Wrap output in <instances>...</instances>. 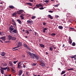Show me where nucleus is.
<instances>
[{"mask_svg":"<svg viewBox=\"0 0 76 76\" xmlns=\"http://www.w3.org/2000/svg\"><path fill=\"white\" fill-rule=\"evenodd\" d=\"M29 54L30 55V57L33 59H36V60H38L39 59V56L38 55L34 53H31L28 52Z\"/></svg>","mask_w":76,"mask_h":76,"instance_id":"f257e3e1","label":"nucleus"},{"mask_svg":"<svg viewBox=\"0 0 76 76\" xmlns=\"http://www.w3.org/2000/svg\"><path fill=\"white\" fill-rule=\"evenodd\" d=\"M23 12V10H20L19 11H18L17 13H18V15H21Z\"/></svg>","mask_w":76,"mask_h":76,"instance_id":"f03ea898","label":"nucleus"},{"mask_svg":"<svg viewBox=\"0 0 76 76\" xmlns=\"http://www.w3.org/2000/svg\"><path fill=\"white\" fill-rule=\"evenodd\" d=\"M12 22L13 23H12V25H15V26H16V22L15 20L13 19L12 20Z\"/></svg>","mask_w":76,"mask_h":76,"instance_id":"7ed1b4c3","label":"nucleus"},{"mask_svg":"<svg viewBox=\"0 0 76 76\" xmlns=\"http://www.w3.org/2000/svg\"><path fill=\"white\" fill-rule=\"evenodd\" d=\"M21 63V62H19L18 64L17 68H20V67L21 66V65H20V64Z\"/></svg>","mask_w":76,"mask_h":76,"instance_id":"20e7f679","label":"nucleus"},{"mask_svg":"<svg viewBox=\"0 0 76 76\" xmlns=\"http://www.w3.org/2000/svg\"><path fill=\"white\" fill-rule=\"evenodd\" d=\"M8 39L9 40H11L12 38V37L10 35H9L8 36Z\"/></svg>","mask_w":76,"mask_h":76,"instance_id":"39448f33","label":"nucleus"},{"mask_svg":"<svg viewBox=\"0 0 76 76\" xmlns=\"http://www.w3.org/2000/svg\"><path fill=\"white\" fill-rule=\"evenodd\" d=\"M39 45L41 47H42V48H45V45H44L42 44H40Z\"/></svg>","mask_w":76,"mask_h":76,"instance_id":"423d86ee","label":"nucleus"},{"mask_svg":"<svg viewBox=\"0 0 76 76\" xmlns=\"http://www.w3.org/2000/svg\"><path fill=\"white\" fill-rule=\"evenodd\" d=\"M33 22L32 20H28L27 21V23H32Z\"/></svg>","mask_w":76,"mask_h":76,"instance_id":"0eeeda50","label":"nucleus"},{"mask_svg":"<svg viewBox=\"0 0 76 76\" xmlns=\"http://www.w3.org/2000/svg\"><path fill=\"white\" fill-rule=\"evenodd\" d=\"M9 8L10 9H15V7L14 6L12 5H10L9 6Z\"/></svg>","mask_w":76,"mask_h":76,"instance_id":"6e6552de","label":"nucleus"},{"mask_svg":"<svg viewBox=\"0 0 76 76\" xmlns=\"http://www.w3.org/2000/svg\"><path fill=\"white\" fill-rule=\"evenodd\" d=\"M5 54H6V53H5V52H2L1 53V56H5Z\"/></svg>","mask_w":76,"mask_h":76,"instance_id":"1a4fd4ad","label":"nucleus"},{"mask_svg":"<svg viewBox=\"0 0 76 76\" xmlns=\"http://www.w3.org/2000/svg\"><path fill=\"white\" fill-rule=\"evenodd\" d=\"M69 44H72V40L71 39V37L69 38Z\"/></svg>","mask_w":76,"mask_h":76,"instance_id":"9d476101","label":"nucleus"},{"mask_svg":"<svg viewBox=\"0 0 76 76\" xmlns=\"http://www.w3.org/2000/svg\"><path fill=\"white\" fill-rule=\"evenodd\" d=\"M40 66H43V67L45 66V64L43 62L40 63Z\"/></svg>","mask_w":76,"mask_h":76,"instance_id":"9b49d317","label":"nucleus"},{"mask_svg":"<svg viewBox=\"0 0 76 76\" xmlns=\"http://www.w3.org/2000/svg\"><path fill=\"white\" fill-rule=\"evenodd\" d=\"M20 46H22V42H19L18 44V48H19L20 47Z\"/></svg>","mask_w":76,"mask_h":76,"instance_id":"f8f14e48","label":"nucleus"},{"mask_svg":"<svg viewBox=\"0 0 76 76\" xmlns=\"http://www.w3.org/2000/svg\"><path fill=\"white\" fill-rule=\"evenodd\" d=\"M48 18H49L50 19H53V17H52V16H51V15H48Z\"/></svg>","mask_w":76,"mask_h":76,"instance_id":"ddd939ff","label":"nucleus"},{"mask_svg":"<svg viewBox=\"0 0 76 76\" xmlns=\"http://www.w3.org/2000/svg\"><path fill=\"white\" fill-rule=\"evenodd\" d=\"M9 64L11 66H13V64L12 63V61H9Z\"/></svg>","mask_w":76,"mask_h":76,"instance_id":"4468645a","label":"nucleus"},{"mask_svg":"<svg viewBox=\"0 0 76 76\" xmlns=\"http://www.w3.org/2000/svg\"><path fill=\"white\" fill-rule=\"evenodd\" d=\"M22 74V71L21 70H20L19 72V73L18 74V75L20 76V75H21Z\"/></svg>","mask_w":76,"mask_h":76,"instance_id":"2eb2a0df","label":"nucleus"},{"mask_svg":"<svg viewBox=\"0 0 76 76\" xmlns=\"http://www.w3.org/2000/svg\"><path fill=\"white\" fill-rule=\"evenodd\" d=\"M12 39V40L13 41H15V40H16V38L14 37H12V39Z\"/></svg>","mask_w":76,"mask_h":76,"instance_id":"dca6fc26","label":"nucleus"},{"mask_svg":"<svg viewBox=\"0 0 76 76\" xmlns=\"http://www.w3.org/2000/svg\"><path fill=\"white\" fill-rule=\"evenodd\" d=\"M1 70H6V69H7V67H5V68H4V67H1Z\"/></svg>","mask_w":76,"mask_h":76,"instance_id":"f3484780","label":"nucleus"},{"mask_svg":"<svg viewBox=\"0 0 76 76\" xmlns=\"http://www.w3.org/2000/svg\"><path fill=\"white\" fill-rule=\"evenodd\" d=\"M17 22H18V23H20V24H22V23H21V21L19 19H18L17 20Z\"/></svg>","mask_w":76,"mask_h":76,"instance_id":"a211bd4d","label":"nucleus"},{"mask_svg":"<svg viewBox=\"0 0 76 76\" xmlns=\"http://www.w3.org/2000/svg\"><path fill=\"white\" fill-rule=\"evenodd\" d=\"M58 28L60 29H62L63 28V27L62 26H59Z\"/></svg>","mask_w":76,"mask_h":76,"instance_id":"6ab92c4d","label":"nucleus"},{"mask_svg":"<svg viewBox=\"0 0 76 76\" xmlns=\"http://www.w3.org/2000/svg\"><path fill=\"white\" fill-rule=\"evenodd\" d=\"M65 73H66V71H63L61 73V75H63V74H64Z\"/></svg>","mask_w":76,"mask_h":76,"instance_id":"aec40b11","label":"nucleus"},{"mask_svg":"<svg viewBox=\"0 0 76 76\" xmlns=\"http://www.w3.org/2000/svg\"><path fill=\"white\" fill-rule=\"evenodd\" d=\"M76 57V55H72V56H71V58H75V57Z\"/></svg>","mask_w":76,"mask_h":76,"instance_id":"412c9836","label":"nucleus"},{"mask_svg":"<svg viewBox=\"0 0 76 76\" xmlns=\"http://www.w3.org/2000/svg\"><path fill=\"white\" fill-rule=\"evenodd\" d=\"M9 30H10V31H13V30H14V28H12V27H10L9 28Z\"/></svg>","mask_w":76,"mask_h":76,"instance_id":"4be33fe9","label":"nucleus"},{"mask_svg":"<svg viewBox=\"0 0 76 76\" xmlns=\"http://www.w3.org/2000/svg\"><path fill=\"white\" fill-rule=\"evenodd\" d=\"M13 32H14V33H15V34H17V31H16V30L15 29L13 30V31H12Z\"/></svg>","mask_w":76,"mask_h":76,"instance_id":"5701e85b","label":"nucleus"},{"mask_svg":"<svg viewBox=\"0 0 76 76\" xmlns=\"http://www.w3.org/2000/svg\"><path fill=\"white\" fill-rule=\"evenodd\" d=\"M27 4H28L29 6H32V4L31 3L29 2L27 3Z\"/></svg>","mask_w":76,"mask_h":76,"instance_id":"b1692460","label":"nucleus"},{"mask_svg":"<svg viewBox=\"0 0 76 76\" xmlns=\"http://www.w3.org/2000/svg\"><path fill=\"white\" fill-rule=\"evenodd\" d=\"M1 39H2L4 41L5 40V37H0Z\"/></svg>","mask_w":76,"mask_h":76,"instance_id":"393cba45","label":"nucleus"},{"mask_svg":"<svg viewBox=\"0 0 76 76\" xmlns=\"http://www.w3.org/2000/svg\"><path fill=\"white\" fill-rule=\"evenodd\" d=\"M47 30V28H44L43 30V32L44 33L45 32V31Z\"/></svg>","mask_w":76,"mask_h":76,"instance_id":"a878e982","label":"nucleus"},{"mask_svg":"<svg viewBox=\"0 0 76 76\" xmlns=\"http://www.w3.org/2000/svg\"><path fill=\"white\" fill-rule=\"evenodd\" d=\"M1 74H4V70L1 69Z\"/></svg>","mask_w":76,"mask_h":76,"instance_id":"bb28decb","label":"nucleus"},{"mask_svg":"<svg viewBox=\"0 0 76 76\" xmlns=\"http://www.w3.org/2000/svg\"><path fill=\"white\" fill-rule=\"evenodd\" d=\"M7 70L8 72H9L10 71V69L9 68V67L7 66Z\"/></svg>","mask_w":76,"mask_h":76,"instance_id":"cd10ccee","label":"nucleus"},{"mask_svg":"<svg viewBox=\"0 0 76 76\" xmlns=\"http://www.w3.org/2000/svg\"><path fill=\"white\" fill-rule=\"evenodd\" d=\"M25 32H26V34H29V31L28 30H26L25 31Z\"/></svg>","mask_w":76,"mask_h":76,"instance_id":"c85d7f7f","label":"nucleus"},{"mask_svg":"<svg viewBox=\"0 0 76 76\" xmlns=\"http://www.w3.org/2000/svg\"><path fill=\"white\" fill-rule=\"evenodd\" d=\"M5 43H10L11 42V41H6L5 42Z\"/></svg>","mask_w":76,"mask_h":76,"instance_id":"c756f323","label":"nucleus"},{"mask_svg":"<svg viewBox=\"0 0 76 76\" xmlns=\"http://www.w3.org/2000/svg\"><path fill=\"white\" fill-rule=\"evenodd\" d=\"M72 45L73 46H75V45H76V43H75V42H73L72 43Z\"/></svg>","mask_w":76,"mask_h":76,"instance_id":"7c9ffc66","label":"nucleus"},{"mask_svg":"<svg viewBox=\"0 0 76 76\" xmlns=\"http://www.w3.org/2000/svg\"><path fill=\"white\" fill-rule=\"evenodd\" d=\"M49 50L50 51H53V48L51 47H50L49 48Z\"/></svg>","mask_w":76,"mask_h":76,"instance_id":"2f4dec72","label":"nucleus"},{"mask_svg":"<svg viewBox=\"0 0 76 76\" xmlns=\"http://www.w3.org/2000/svg\"><path fill=\"white\" fill-rule=\"evenodd\" d=\"M74 69L73 68H71V69H68V70H71V71H72V70H73Z\"/></svg>","mask_w":76,"mask_h":76,"instance_id":"473e14b6","label":"nucleus"},{"mask_svg":"<svg viewBox=\"0 0 76 76\" xmlns=\"http://www.w3.org/2000/svg\"><path fill=\"white\" fill-rule=\"evenodd\" d=\"M36 18V17H35V16H32L31 17V18L32 19H35Z\"/></svg>","mask_w":76,"mask_h":76,"instance_id":"72a5a7b5","label":"nucleus"},{"mask_svg":"<svg viewBox=\"0 0 76 76\" xmlns=\"http://www.w3.org/2000/svg\"><path fill=\"white\" fill-rule=\"evenodd\" d=\"M3 65L4 66H7V64L6 63H5L4 64H3Z\"/></svg>","mask_w":76,"mask_h":76,"instance_id":"f704fd0d","label":"nucleus"},{"mask_svg":"<svg viewBox=\"0 0 76 76\" xmlns=\"http://www.w3.org/2000/svg\"><path fill=\"white\" fill-rule=\"evenodd\" d=\"M36 6L37 8H39V4H37L36 5Z\"/></svg>","mask_w":76,"mask_h":76,"instance_id":"c9c22d12","label":"nucleus"},{"mask_svg":"<svg viewBox=\"0 0 76 76\" xmlns=\"http://www.w3.org/2000/svg\"><path fill=\"white\" fill-rule=\"evenodd\" d=\"M20 17L21 18V19H22L23 20V19H24V18L23 17V16L20 15Z\"/></svg>","mask_w":76,"mask_h":76,"instance_id":"e433bc0d","label":"nucleus"},{"mask_svg":"<svg viewBox=\"0 0 76 76\" xmlns=\"http://www.w3.org/2000/svg\"><path fill=\"white\" fill-rule=\"evenodd\" d=\"M18 61H14L13 63L14 64H16V63H17Z\"/></svg>","mask_w":76,"mask_h":76,"instance_id":"4c0bfd02","label":"nucleus"},{"mask_svg":"<svg viewBox=\"0 0 76 76\" xmlns=\"http://www.w3.org/2000/svg\"><path fill=\"white\" fill-rule=\"evenodd\" d=\"M51 36H56V34L53 33L51 34Z\"/></svg>","mask_w":76,"mask_h":76,"instance_id":"58836bf2","label":"nucleus"},{"mask_svg":"<svg viewBox=\"0 0 76 76\" xmlns=\"http://www.w3.org/2000/svg\"><path fill=\"white\" fill-rule=\"evenodd\" d=\"M39 7H44V6L41 4H39Z\"/></svg>","mask_w":76,"mask_h":76,"instance_id":"ea45409f","label":"nucleus"},{"mask_svg":"<svg viewBox=\"0 0 76 76\" xmlns=\"http://www.w3.org/2000/svg\"><path fill=\"white\" fill-rule=\"evenodd\" d=\"M16 13H13L12 14V16H16Z\"/></svg>","mask_w":76,"mask_h":76,"instance_id":"a19ab883","label":"nucleus"},{"mask_svg":"<svg viewBox=\"0 0 76 76\" xmlns=\"http://www.w3.org/2000/svg\"><path fill=\"white\" fill-rule=\"evenodd\" d=\"M44 8H45V7H44V8L43 7H42L40 8H39V9H40V10H43V9H44Z\"/></svg>","mask_w":76,"mask_h":76,"instance_id":"79ce46f5","label":"nucleus"},{"mask_svg":"<svg viewBox=\"0 0 76 76\" xmlns=\"http://www.w3.org/2000/svg\"><path fill=\"white\" fill-rule=\"evenodd\" d=\"M11 71L14 73L15 72V70L12 68H11Z\"/></svg>","mask_w":76,"mask_h":76,"instance_id":"37998d69","label":"nucleus"},{"mask_svg":"<svg viewBox=\"0 0 76 76\" xmlns=\"http://www.w3.org/2000/svg\"><path fill=\"white\" fill-rule=\"evenodd\" d=\"M59 6V4L55 5L54 6V7H58Z\"/></svg>","mask_w":76,"mask_h":76,"instance_id":"c03bdc74","label":"nucleus"},{"mask_svg":"<svg viewBox=\"0 0 76 76\" xmlns=\"http://www.w3.org/2000/svg\"><path fill=\"white\" fill-rule=\"evenodd\" d=\"M45 3H47V4H48V0H46L45 1Z\"/></svg>","mask_w":76,"mask_h":76,"instance_id":"a18cd8bd","label":"nucleus"},{"mask_svg":"<svg viewBox=\"0 0 76 76\" xmlns=\"http://www.w3.org/2000/svg\"><path fill=\"white\" fill-rule=\"evenodd\" d=\"M34 33L35 35V36H36L37 34H38V33H37V32L36 31H34Z\"/></svg>","mask_w":76,"mask_h":76,"instance_id":"49530a36","label":"nucleus"},{"mask_svg":"<svg viewBox=\"0 0 76 76\" xmlns=\"http://www.w3.org/2000/svg\"><path fill=\"white\" fill-rule=\"evenodd\" d=\"M24 46L25 47H27V45L26 44H24Z\"/></svg>","mask_w":76,"mask_h":76,"instance_id":"de8ad7c7","label":"nucleus"},{"mask_svg":"<svg viewBox=\"0 0 76 76\" xmlns=\"http://www.w3.org/2000/svg\"><path fill=\"white\" fill-rule=\"evenodd\" d=\"M45 25H47V23H46L45 22H43V25L44 26Z\"/></svg>","mask_w":76,"mask_h":76,"instance_id":"09e8293b","label":"nucleus"},{"mask_svg":"<svg viewBox=\"0 0 76 76\" xmlns=\"http://www.w3.org/2000/svg\"><path fill=\"white\" fill-rule=\"evenodd\" d=\"M39 62L40 63H43L42 62V60H39Z\"/></svg>","mask_w":76,"mask_h":76,"instance_id":"8fccbe9b","label":"nucleus"},{"mask_svg":"<svg viewBox=\"0 0 76 76\" xmlns=\"http://www.w3.org/2000/svg\"><path fill=\"white\" fill-rule=\"evenodd\" d=\"M48 12H49V13H53V11L50 10L48 11Z\"/></svg>","mask_w":76,"mask_h":76,"instance_id":"3c124183","label":"nucleus"},{"mask_svg":"<svg viewBox=\"0 0 76 76\" xmlns=\"http://www.w3.org/2000/svg\"><path fill=\"white\" fill-rule=\"evenodd\" d=\"M36 65H37V64L33 63L32 64V66H36Z\"/></svg>","mask_w":76,"mask_h":76,"instance_id":"603ef678","label":"nucleus"},{"mask_svg":"<svg viewBox=\"0 0 76 76\" xmlns=\"http://www.w3.org/2000/svg\"><path fill=\"white\" fill-rule=\"evenodd\" d=\"M3 34V32H0V35H2V34Z\"/></svg>","mask_w":76,"mask_h":76,"instance_id":"864d4df0","label":"nucleus"},{"mask_svg":"<svg viewBox=\"0 0 76 76\" xmlns=\"http://www.w3.org/2000/svg\"><path fill=\"white\" fill-rule=\"evenodd\" d=\"M12 50L13 51H16V50H18V49H15V50L12 49Z\"/></svg>","mask_w":76,"mask_h":76,"instance_id":"5fc2aeb1","label":"nucleus"},{"mask_svg":"<svg viewBox=\"0 0 76 76\" xmlns=\"http://www.w3.org/2000/svg\"><path fill=\"white\" fill-rule=\"evenodd\" d=\"M29 1L30 2H33V1H34V0H30Z\"/></svg>","mask_w":76,"mask_h":76,"instance_id":"6e6d98bb","label":"nucleus"},{"mask_svg":"<svg viewBox=\"0 0 76 76\" xmlns=\"http://www.w3.org/2000/svg\"><path fill=\"white\" fill-rule=\"evenodd\" d=\"M71 29H75V28H74L71 27L70 28Z\"/></svg>","mask_w":76,"mask_h":76,"instance_id":"4d7b16f0","label":"nucleus"},{"mask_svg":"<svg viewBox=\"0 0 76 76\" xmlns=\"http://www.w3.org/2000/svg\"><path fill=\"white\" fill-rule=\"evenodd\" d=\"M28 31H30V32H31V31H32V29H29Z\"/></svg>","mask_w":76,"mask_h":76,"instance_id":"13d9d810","label":"nucleus"},{"mask_svg":"<svg viewBox=\"0 0 76 76\" xmlns=\"http://www.w3.org/2000/svg\"><path fill=\"white\" fill-rule=\"evenodd\" d=\"M15 49L16 48H19V46H17L16 47H15Z\"/></svg>","mask_w":76,"mask_h":76,"instance_id":"bf43d9fd","label":"nucleus"},{"mask_svg":"<svg viewBox=\"0 0 76 76\" xmlns=\"http://www.w3.org/2000/svg\"><path fill=\"white\" fill-rule=\"evenodd\" d=\"M0 42H1V43H3V41H2L1 40H0Z\"/></svg>","mask_w":76,"mask_h":76,"instance_id":"052dcab7","label":"nucleus"},{"mask_svg":"<svg viewBox=\"0 0 76 76\" xmlns=\"http://www.w3.org/2000/svg\"><path fill=\"white\" fill-rule=\"evenodd\" d=\"M58 17H59L58 15H56V18H58Z\"/></svg>","mask_w":76,"mask_h":76,"instance_id":"680f3d73","label":"nucleus"},{"mask_svg":"<svg viewBox=\"0 0 76 76\" xmlns=\"http://www.w3.org/2000/svg\"><path fill=\"white\" fill-rule=\"evenodd\" d=\"M25 67H26L25 65H23V67H24V68H25Z\"/></svg>","mask_w":76,"mask_h":76,"instance_id":"e2e57ef3","label":"nucleus"},{"mask_svg":"<svg viewBox=\"0 0 76 76\" xmlns=\"http://www.w3.org/2000/svg\"><path fill=\"white\" fill-rule=\"evenodd\" d=\"M33 76H37V75H35V74H33Z\"/></svg>","mask_w":76,"mask_h":76,"instance_id":"0e129e2a","label":"nucleus"},{"mask_svg":"<svg viewBox=\"0 0 76 76\" xmlns=\"http://www.w3.org/2000/svg\"><path fill=\"white\" fill-rule=\"evenodd\" d=\"M66 74H64L63 76H66Z\"/></svg>","mask_w":76,"mask_h":76,"instance_id":"69168bd1","label":"nucleus"},{"mask_svg":"<svg viewBox=\"0 0 76 76\" xmlns=\"http://www.w3.org/2000/svg\"><path fill=\"white\" fill-rule=\"evenodd\" d=\"M10 27H11V28H13V26H12V25Z\"/></svg>","mask_w":76,"mask_h":76,"instance_id":"338daca9","label":"nucleus"},{"mask_svg":"<svg viewBox=\"0 0 76 76\" xmlns=\"http://www.w3.org/2000/svg\"><path fill=\"white\" fill-rule=\"evenodd\" d=\"M74 60H76V58L75 57V58H74Z\"/></svg>","mask_w":76,"mask_h":76,"instance_id":"774afa93","label":"nucleus"}]
</instances>
